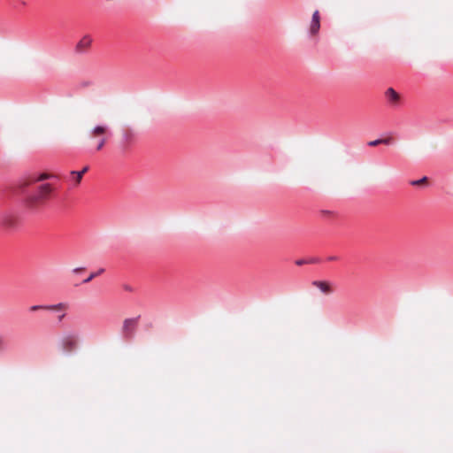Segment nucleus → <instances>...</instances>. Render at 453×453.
I'll return each mask as SVG.
<instances>
[{"label":"nucleus","instance_id":"22","mask_svg":"<svg viewBox=\"0 0 453 453\" xmlns=\"http://www.w3.org/2000/svg\"><path fill=\"white\" fill-rule=\"evenodd\" d=\"M337 259H338V257L336 256H331V257H327L328 261H334V260H337Z\"/></svg>","mask_w":453,"mask_h":453},{"label":"nucleus","instance_id":"6","mask_svg":"<svg viewBox=\"0 0 453 453\" xmlns=\"http://www.w3.org/2000/svg\"><path fill=\"white\" fill-rule=\"evenodd\" d=\"M92 43V39L89 35H84L76 44L75 46V53L77 54H84L87 51V49L90 47Z\"/></svg>","mask_w":453,"mask_h":453},{"label":"nucleus","instance_id":"15","mask_svg":"<svg viewBox=\"0 0 453 453\" xmlns=\"http://www.w3.org/2000/svg\"><path fill=\"white\" fill-rule=\"evenodd\" d=\"M426 180H427V177H426V176H424V177H422V178H421V179H419V180H411V181L410 182V184H411V185H412V186H418V185H420V184H422V183L426 182Z\"/></svg>","mask_w":453,"mask_h":453},{"label":"nucleus","instance_id":"20","mask_svg":"<svg viewBox=\"0 0 453 453\" xmlns=\"http://www.w3.org/2000/svg\"><path fill=\"white\" fill-rule=\"evenodd\" d=\"M123 288H124L125 290H127V291H129V292H133V291H134V288H133L130 285H128V284H125V285L123 286Z\"/></svg>","mask_w":453,"mask_h":453},{"label":"nucleus","instance_id":"18","mask_svg":"<svg viewBox=\"0 0 453 453\" xmlns=\"http://www.w3.org/2000/svg\"><path fill=\"white\" fill-rule=\"evenodd\" d=\"M305 264H308V260H306V259H298L296 261V265H303Z\"/></svg>","mask_w":453,"mask_h":453},{"label":"nucleus","instance_id":"1","mask_svg":"<svg viewBox=\"0 0 453 453\" xmlns=\"http://www.w3.org/2000/svg\"><path fill=\"white\" fill-rule=\"evenodd\" d=\"M50 178H51L50 175L41 173L37 177L29 178L19 185V194L24 196L22 203L29 211L35 212L36 211L37 204L47 199L53 188L49 183H42L31 188L30 189H27V187L34 182L42 181Z\"/></svg>","mask_w":453,"mask_h":453},{"label":"nucleus","instance_id":"7","mask_svg":"<svg viewBox=\"0 0 453 453\" xmlns=\"http://www.w3.org/2000/svg\"><path fill=\"white\" fill-rule=\"evenodd\" d=\"M320 28V17H319V12L316 10L311 17L310 28H309V35H315L319 33Z\"/></svg>","mask_w":453,"mask_h":453},{"label":"nucleus","instance_id":"13","mask_svg":"<svg viewBox=\"0 0 453 453\" xmlns=\"http://www.w3.org/2000/svg\"><path fill=\"white\" fill-rule=\"evenodd\" d=\"M104 272V268L98 269L96 272L91 273L86 279L83 280L82 283L86 284L90 282L93 279L99 276Z\"/></svg>","mask_w":453,"mask_h":453},{"label":"nucleus","instance_id":"16","mask_svg":"<svg viewBox=\"0 0 453 453\" xmlns=\"http://www.w3.org/2000/svg\"><path fill=\"white\" fill-rule=\"evenodd\" d=\"M105 142H106V139L104 137H100L97 140L96 148V150H100L105 144Z\"/></svg>","mask_w":453,"mask_h":453},{"label":"nucleus","instance_id":"5","mask_svg":"<svg viewBox=\"0 0 453 453\" xmlns=\"http://www.w3.org/2000/svg\"><path fill=\"white\" fill-rule=\"evenodd\" d=\"M0 224L7 229H16L18 226V218L12 211H7L0 213Z\"/></svg>","mask_w":453,"mask_h":453},{"label":"nucleus","instance_id":"17","mask_svg":"<svg viewBox=\"0 0 453 453\" xmlns=\"http://www.w3.org/2000/svg\"><path fill=\"white\" fill-rule=\"evenodd\" d=\"M381 144V139H376L368 142V146L374 147Z\"/></svg>","mask_w":453,"mask_h":453},{"label":"nucleus","instance_id":"11","mask_svg":"<svg viewBox=\"0 0 453 453\" xmlns=\"http://www.w3.org/2000/svg\"><path fill=\"white\" fill-rule=\"evenodd\" d=\"M312 285L317 287L324 294H329L331 292L329 285L325 281L314 280L312 281Z\"/></svg>","mask_w":453,"mask_h":453},{"label":"nucleus","instance_id":"9","mask_svg":"<svg viewBox=\"0 0 453 453\" xmlns=\"http://www.w3.org/2000/svg\"><path fill=\"white\" fill-rule=\"evenodd\" d=\"M107 125H96L91 129L89 133V137L91 139H94L96 135H102L107 131Z\"/></svg>","mask_w":453,"mask_h":453},{"label":"nucleus","instance_id":"24","mask_svg":"<svg viewBox=\"0 0 453 453\" xmlns=\"http://www.w3.org/2000/svg\"><path fill=\"white\" fill-rule=\"evenodd\" d=\"M65 316V313L61 314V315L58 317V321H61Z\"/></svg>","mask_w":453,"mask_h":453},{"label":"nucleus","instance_id":"4","mask_svg":"<svg viewBox=\"0 0 453 453\" xmlns=\"http://www.w3.org/2000/svg\"><path fill=\"white\" fill-rule=\"evenodd\" d=\"M139 319H140V316H137L135 318L126 319L123 321V326H122L121 331H122V336L124 339L130 340L134 337Z\"/></svg>","mask_w":453,"mask_h":453},{"label":"nucleus","instance_id":"2","mask_svg":"<svg viewBox=\"0 0 453 453\" xmlns=\"http://www.w3.org/2000/svg\"><path fill=\"white\" fill-rule=\"evenodd\" d=\"M59 344L65 353H71L78 346V334L73 331L64 333L59 340Z\"/></svg>","mask_w":453,"mask_h":453},{"label":"nucleus","instance_id":"8","mask_svg":"<svg viewBox=\"0 0 453 453\" xmlns=\"http://www.w3.org/2000/svg\"><path fill=\"white\" fill-rule=\"evenodd\" d=\"M385 96L392 106L395 107L397 105L399 94L393 88H388L385 92Z\"/></svg>","mask_w":453,"mask_h":453},{"label":"nucleus","instance_id":"3","mask_svg":"<svg viewBox=\"0 0 453 453\" xmlns=\"http://www.w3.org/2000/svg\"><path fill=\"white\" fill-rule=\"evenodd\" d=\"M136 133L132 128L122 129L121 140L119 148L122 152H126L135 142Z\"/></svg>","mask_w":453,"mask_h":453},{"label":"nucleus","instance_id":"21","mask_svg":"<svg viewBox=\"0 0 453 453\" xmlns=\"http://www.w3.org/2000/svg\"><path fill=\"white\" fill-rule=\"evenodd\" d=\"M83 269H84L83 267H76V268L73 269V273H77L81 272Z\"/></svg>","mask_w":453,"mask_h":453},{"label":"nucleus","instance_id":"10","mask_svg":"<svg viewBox=\"0 0 453 453\" xmlns=\"http://www.w3.org/2000/svg\"><path fill=\"white\" fill-rule=\"evenodd\" d=\"M62 307H65V303H58L57 304H50V305L35 304V305H32L30 307V311H38V310H54V309L62 308Z\"/></svg>","mask_w":453,"mask_h":453},{"label":"nucleus","instance_id":"14","mask_svg":"<svg viewBox=\"0 0 453 453\" xmlns=\"http://www.w3.org/2000/svg\"><path fill=\"white\" fill-rule=\"evenodd\" d=\"M9 348L8 342L5 338L0 334V353L5 352Z\"/></svg>","mask_w":453,"mask_h":453},{"label":"nucleus","instance_id":"12","mask_svg":"<svg viewBox=\"0 0 453 453\" xmlns=\"http://www.w3.org/2000/svg\"><path fill=\"white\" fill-rule=\"evenodd\" d=\"M88 170V166H85L81 171H71V175L75 176V180L77 183L81 182V180L85 173Z\"/></svg>","mask_w":453,"mask_h":453},{"label":"nucleus","instance_id":"19","mask_svg":"<svg viewBox=\"0 0 453 453\" xmlns=\"http://www.w3.org/2000/svg\"><path fill=\"white\" fill-rule=\"evenodd\" d=\"M391 139L390 138H384L381 139V144L390 145L391 144Z\"/></svg>","mask_w":453,"mask_h":453},{"label":"nucleus","instance_id":"23","mask_svg":"<svg viewBox=\"0 0 453 453\" xmlns=\"http://www.w3.org/2000/svg\"><path fill=\"white\" fill-rule=\"evenodd\" d=\"M317 262H319V258H317V257H313V258L308 260V263H317Z\"/></svg>","mask_w":453,"mask_h":453}]
</instances>
